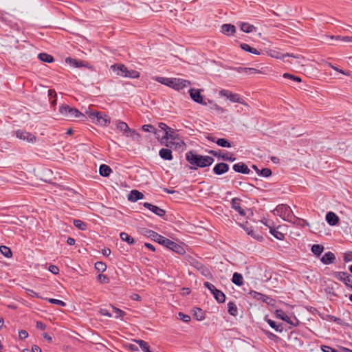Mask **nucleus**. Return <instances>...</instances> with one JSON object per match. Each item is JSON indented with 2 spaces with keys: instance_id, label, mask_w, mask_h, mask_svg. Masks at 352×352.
I'll return each mask as SVG.
<instances>
[{
  "instance_id": "052dcab7",
  "label": "nucleus",
  "mask_w": 352,
  "mask_h": 352,
  "mask_svg": "<svg viewBox=\"0 0 352 352\" xmlns=\"http://www.w3.org/2000/svg\"><path fill=\"white\" fill-rule=\"evenodd\" d=\"M178 316H179V318L185 322H188L190 320V316H188L187 314H184L182 312H179Z\"/></svg>"
},
{
  "instance_id": "79ce46f5",
  "label": "nucleus",
  "mask_w": 352,
  "mask_h": 352,
  "mask_svg": "<svg viewBox=\"0 0 352 352\" xmlns=\"http://www.w3.org/2000/svg\"><path fill=\"white\" fill-rule=\"evenodd\" d=\"M173 241L162 236L158 243L169 249L173 245Z\"/></svg>"
},
{
  "instance_id": "680f3d73",
  "label": "nucleus",
  "mask_w": 352,
  "mask_h": 352,
  "mask_svg": "<svg viewBox=\"0 0 352 352\" xmlns=\"http://www.w3.org/2000/svg\"><path fill=\"white\" fill-rule=\"evenodd\" d=\"M325 319H329V320H333V322H335L338 324H342V320L340 318H336L331 315H327Z\"/></svg>"
},
{
  "instance_id": "b1692460",
  "label": "nucleus",
  "mask_w": 352,
  "mask_h": 352,
  "mask_svg": "<svg viewBox=\"0 0 352 352\" xmlns=\"http://www.w3.org/2000/svg\"><path fill=\"white\" fill-rule=\"evenodd\" d=\"M111 172V168L106 164H102L99 167V173L102 177H108Z\"/></svg>"
},
{
  "instance_id": "0e129e2a",
  "label": "nucleus",
  "mask_w": 352,
  "mask_h": 352,
  "mask_svg": "<svg viewBox=\"0 0 352 352\" xmlns=\"http://www.w3.org/2000/svg\"><path fill=\"white\" fill-rule=\"evenodd\" d=\"M126 77H130V78H138L140 76V73L135 70L129 71Z\"/></svg>"
},
{
  "instance_id": "aec40b11",
  "label": "nucleus",
  "mask_w": 352,
  "mask_h": 352,
  "mask_svg": "<svg viewBox=\"0 0 352 352\" xmlns=\"http://www.w3.org/2000/svg\"><path fill=\"white\" fill-rule=\"evenodd\" d=\"M336 259L335 255L331 252H328L324 254V256L320 258V261L324 264H330L332 263Z\"/></svg>"
},
{
  "instance_id": "5701e85b",
  "label": "nucleus",
  "mask_w": 352,
  "mask_h": 352,
  "mask_svg": "<svg viewBox=\"0 0 352 352\" xmlns=\"http://www.w3.org/2000/svg\"><path fill=\"white\" fill-rule=\"evenodd\" d=\"M266 52L268 56H270L271 57L276 58H283L285 56H291V57L298 58L296 56H295L294 54H286L284 55H281L279 52H278L275 50H270L267 51Z\"/></svg>"
},
{
  "instance_id": "f257e3e1",
  "label": "nucleus",
  "mask_w": 352,
  "mask_h": 352,
  "mask_svg": "<svg viewBox=\"0 0 352 352\" xmlns=\"http://www.w3.org/2000/svg\"><path fill=\"white\" fill-rule=\"evenodd\" d=\"M186 158L190 164L200 168L210 166L214 162L212 157L197 155L192 151L186 153Z\"/></svg>"
},
{
  "instance_id": "2eb2a0df",
  "label": "nucleus",
  "mask_w": 352,
  "mask_h": 352,
  "mask_svg": "<svg viewBox=\"0 0 352 352\" xmlns=\"http://www.w3.org/2000/svg\"><path fill=\"white\" fill-rule=\"evenodd\" d=\"M233 169L234 171L243 174H249L250 172V170L249 169L248 166L242 162L234 164L233 166Z\"/></svg>"
},
{
  "instance_id": "e433bc0d",
  "label": "nucleus",
  "mask_w": 352,
  "mask_h": 352,
  "mask_svg": "<svg viewBox=\"0 0 352 352\" xmlns=\"http://www.w3.org/2000/svg\"><path fill=\"white\" fill-rule=\"evenodd\" d=\"M228 313L232 316H236L238 311L236 305L232 302H229L228 304Z\"/></svg>"
},
{
  "instance_id": "7c9ffc66",
  "label": "nucleus",
  "mask_w": 352,
  "mask_h": 352,
  "mask_svg": "<svg viewBox=\"0 0 352 352\" xmlns=\"http://www.w3.org/2000/svg\"><path fill=\"white\" fill-rule=\"evenodd\" d=\"M164 144H165V145L167 147H169L170 148H177L178 147H181L183 144H184V142L182 140H179V142H175V141H173V140H172L170 141H166Z\"/></svg>"
},
{
  "instance_id": "ea45409f",
  "label": "nucleus",
  "mask_w": 352,
  "mask_h": 352,
  "mask_svg": "<svg viewBox=\"0 0 352 352\" xmlns=\"http://www.w3.org/2000/svg\"><path fill=\"white\" fill-rule=\"evenodd\" d=\"M228 99L233 102L243 103V100L237 94H229Z\"/></svg>"
},
{
  "instance_id": "4c0bfd02",
  "label": "nucleus",
  "mask_w": 352,
  "mask_h": 352,
  "mask_svg": "<svg viewBox=\"0 0 352 352\" xmlns=\"http://www.w3.org/2000/svg\"><path fill=\"white\" fill-rule=\"evenodd\" d=\"M241 47L243 50L250 52V53H252L254 54H260V52L256 49L250 47L249 45H248L246 43L241 44Z\"/></svg>"
},
{
  "instance_id": "f8f14e48",
  "label": "nucleus",
  "mask_w": 352,
  "mask_h": 352,
  "mask_svg": "<svg viewBox=\"0 0 352 352\" xmlns=\"http://www.w3.org/2000/svg\"><path fill=\"white\" fill-rule=\"evenodd\" d=\"M241 199L239 198H233L231 201L232 208L237 211L241 216L245 217L247 212L240 206Z\"/></svg>"
},
{
  "instance_id": "2f4dec72",
  "label": "nucleus",
  "mask_w": 352,
  "mask_h": 352,
  "mask_svg": "<svg viewBox=\"0 0 352 352\" xmlns=\"http://www.w3.org/2000/svg\"><path fill=\"white\" fill-rule=\"evenodd\" d=\"M241 30L246 33H250L253 30H256V28L253 25H250L248 23H241L240 24Z\"/></svg>"
},
{
  "instance_id": "4468645a",
  "label": "nucleus",
  "mask_w": 352,
  "mask_h": 352,
  "mask_svg": "<svg viewBox=\"0 0 352 352\" xmlns=\"http://www.w3.org/2000/svg\"><path fill=\"white\" fill-rule=\"evenodd\" d=\"M144 206L151 210L153 213L160 217H163L166 214V211L156 206L149 203H144Z\"/></svg>"
},
{
  "instance_id": "a878e982",
  "label": "nucleus",
  "mask_w": 352,
  "mask_h": 352,
  "mask_svg": "<svg viewBox=\"0 0 352 352\" xmlns=\"http://www.w3.org/2000/svg\"><path fill=\"white\" fill-rule=\"evenodd\" d=\"M116 127L118 130L122 131L125 135L129 131L130 128L127 124L124 122L118 121L116 123Z\"/></svg>"
},
{
  "instance_id": "6e6d98bb",
  "label": "nucleus",
  "mask_w": 352,
  "mask_h": 352,
  "mask_svg": "<svg viewBox=\"0 0 352 352\" xmlns=\"http://www.w3.org/2000/svg\"><path fill=\"white\" fill-rule=\"evenodd\" d=\"M283 77L285 78H289L291 80H293L294 81H296V82H301V78L298 76H295L294 75H292L290 74H288V73H285L283 74Z\"/></svg>"
},
{
  "instance_id": "864d4df0",
  "label": "nucleus",
  "mask_w": 352,
  "mask_h": 352,
  "mask_svg": "<svg viewBox=\"0 0 352 352\" xmlns=\"http://www.w3.org/2000/svg\"><path fill=\"white\" fill-rule=\"evenodd\" d=\"M196 267L201 272V274L203 275L207 276L209 274L208 269L203 265H201L199 263H197Z\"/></svg>"
},
{
  "instance_id": "cd10ccee",
  "label": "nucleus",
  "mask_w": 352,
  "mask_h": 352,
  "mask_svg": "<svg viewBox=\"0 0 352 352\" xmlns=\"http://www.w3.org/2000/svg\"><path fill=\"white\" fill-rule=\"evenodd\" d=\"M240 226L247 232L248 235H250L253 238L257 239L258 241H261L263 239V236H260L258 234L256 233L253 230L249 228H245L243 224H240Z\"/></svg>"
},
{
  "instance_id": "393cba45",
  "label": "nucleus",
  "mask_w": 352,
  "mask_h": 352,
  "mask_svg": "<svg viewBox=\"0 0 352 352\" xmlns=\"http://www.w3.org/2000/svg\"><path fill=\"white\" fill-rule=\"evenodd\" d=\"M65 62L68 64L74 66L75 67H88L87 65L84 64L82 61H80L76 59L72 58L70 57L67 58L65 59Z\"/></svg>"
},
{
  "instance_id": "13d9d810",
  "label": "nucleus",
  "mask_w": 352,
  "mask_h": 352,
  "mask_svg": "<svg viewBox=\"0 0 352 352\" xmlns=\"http://www.w3.org/2000/svg\"><path fill=\"white\" fill-rule=\"evenodd\" d=\"M195 316L198 320H202L204 318V314L201 309H197V311H195Z\"/></svg>"
},
{
  "instance_id": "f03ea898",
  "label": "nucleus",
  "mask_w": 352,
  "mask_h": 352,
  "mask_svg": "<svg viewBox=\"0 0 352 352\" xmlns=\"http://www.w3.org/2000/svg\"><path fill=\"white\" fill-rule=\"evenodd\" d=\"M59 113L65 120H72L75 118H80L84 121L86 118L85 114L80 112L77 109L72 108L67 104H63L59 107Z\"/></svg>"
},
{
  "instance_id": "20e7f679",
  "label": "nucleus",
  "mask_w": 352,
  "mask_h": 352,
  "mask_svg": "<svg viewBox=\"0 0 352 352\" xmlns=\"http://www.w3.org/2000/svg\"><path fill=\"white\" fill-rule=\"evenodd\" d=\"M274 214L288 221H292L291 219L295 217L290 207L285 204L278 205L274 210Z\"/></svg>"
},
{
  "instance_id": "1a4fd4ad",
  "label": "nucleus",
  "mask_w": 352,
  "mask_h": 352,
  "mask_svg": "<svg viewBox=\"0 0 352 352\" xmlns=\"http://www.w3.org/2000/svg\"><path fill=\"white\" fill-rule=\"evenodd\" d=\"M276 316L277 318H280L281 320L288 322L294 327L298 324V320L296 317H294V318L292 319L281 309H278L276 311Z\"/></svg>"
},
{
  "instance_id": "49530a36",
  "label": "nucleus",
  "mask_w": 352,
  "mask_h": 352,
  "mask_svg": "<svg viewBox=\"0 0 352 352\" xmlns=\"http://www.w3.org/2000/svg\"><path fill=\"white\" fill-rule=\"evenodd\" d=\"M216 143L221 146V147H230L231 144L226 139L224 138H219L217 140H216Z\"/></svg>"
},
{
  "instance_id": "423d86ee",
  "label": "nucleus",
  "mask_w": 352,
  "mask_h": 352,
  "mask_svg": "<svg viewBox=\"0 0 352 352\" xmlns=\"http://www.w3.org/2000/svg\"><path fill=\"white\" fill-rule=\"evenodd\" d=\"M340 284L335 281H331L324 289V292L327 294L328 298L332 300H334L336 298L338 297V294H337V292L340 289Z\"/></svg>"
},
{
  "instance_id": "69168bd1",
  "label": "nucleus",
  "mask_w": 352,
  "mask_h": 352,
  "mask_svg": "<svg viewBox=\"0 0 352 352\" xmlns=\"http://www.w3.org/2000/svg\"><path fill=\"white\" fill-rule=\"evenodd\" d=\"M351 276L349 274L346 273V276H345L344 277V280H342V282L344 283V284L347 286V287H350L352 285H349V283L351 282L352 283V279H351Z\"/></svg>"
},
{
  "instance_id": "9b49d317",
  "label": "nucleus",
  "mask_w": 352,
  "mask_h": 352,
  "mask_svg": "<svg viewBox=\"0 0 352 352\" xmlns=\"http://www.w3.org/2000/svg\"><path fill=\"white\" fill-rule=\"evenodd\" d=\"M111 68L118 76L126 77L128 75V69L124 65H113Z\"/></svg>"
},
{
  "instance_id": "a18cd8bd",
  "label": "nucleus",
  "mask_w": 352,
  "mask_h": 352,
  "mask_svg": "<svg viewBox=\"0 0 352 352\" xmlns=\"http://www.w3.org/2000/svg\"><path fill=\"white\" fill-rule=\"evenodd\" d=\"M239 185L241 186L245 191H251L254 188V185L246 182H239Z\"/></svg>"
},
{
  "instance_id": "09e8293b",
  "label": "nucleus",
  "mask_w": 352,
  "mask_h": 352,
  "mask_svg": "<svg viewBox=\"0 0 352 352\" xmlns=\"http://www.w3.org/2000/svg\"><path fill=\"white\" fill-rule=\"evenodd\" d=\"M267 323L269 325L274 329L276 331L281 332L283 331V328L280 327V325H277L276 322L270 319L267 320Z\"/></svg>"
},
{
  "instance_id": "4be33fe9",
  "label": "nucleus",
  "mask_w": 352,
  "mask_h": 352,
  "mask_svg": "<svg viewBox=\"0 0 352 352\" xmlns=\"http://www.w3.org/2000/svg\"><path fill=\"white\" fill-rule=\"evenodd\" d=\"M159 155L165 160H171L173 159L172 152L169 148H162L159 152Z\"/></svg>"
},
{
  "instance_id": "9d476101",
  "label": "nucleus",
  "mask_w": 352,
  "mask_h": 352,
  "mask_svg": "<svg viewBox=\"0 0 352 352\" xmlns=\"http://www.w3.org/2000/svg\"><path fill=\"white\" fill-rule=\"evenodd\" d=\"M141 234L143 235L151 238L152 240L159 243L160 240L162 239V235L159 234L158 233L151 230H148L147 228H142L141 229Z\"/></svg>"
},
{
  "instance_id": "dca6fc26",
  "label": "nucleus",
  "mask_w": 352,
  "mask_h": 352,
  "mask_svg": "<svg viewBox=\"0 0 352 352\" xmlns=\"http://www.w3.org/2000/svg\"><path fill=\"white\" fill-rule=\"evenodd\" d=\"M326 221L331 226L336 225L339 221L338 217L333 212H329L326 214Z\"/></svg>"
},
{
  "instance_id": "58836bf2",
  "label": "nucleus",
  "mask_w": 352,
  "mask_h": 352,
  "mask_svg": "<svg viewBox=\"0 0 352 352\" xmlns=\"http://www.w3.org/2000/svg\"><path fill=\"white\" fill-rule=\"evenodd\" d=\"M126 136L131 137L133 140L140 141V135L136 131L130 129L129 131L126 134Z\"/></svg>"
},
{
  "instance_id": "c9c22d12",
  "label": "nucleus",
  "mask_w": 352,
  "mask_h": 352,
  "mask_svg": "<svg viewBox=\"0 0 352 352\" xmlns=\"http://www.w3.org/2000/svg\"><path fill=\"white\" fill-rule=\"evenodd\" d=\"M250 294L254 298L261 300L263 302H267V300L269 299V297H267V296L256 292H250Z\"/></svg>"
},
{
  "instance_id": "8fccbe9b",
  "label": "nucleus",
  "mask_w": 352,
  "mask_h": 352,
  "mask_svg": "<svg viewBox=\"0 0 352 352\" xmlns=\"http://www.w3.org/2000/svg\"><path fill=\"white\" fill-rule=\"evenodd\" d=\"M258 175L265 177H268L272 175V170L270 168H264L260 170Z\"/></svg>"
},
{
  "instance_id": "c03bdc74",
  "label": "nucleus",
  "mask_w": 352,
  "mask_h": 352,
  "mask_svg": "<svg viewBox=\"0 0 352 352\" xmlns=\"http://www.w3.org/2000/svg\"><path fill=\"white\" fill-rule=\"evenodd\" d=\"M170 138L172 140H175V138L173 134L172 130L170 131L169 130L166 131L164 133V135L162 138V143H164L165 142L168 141V140Z\"/></svg>"
},
{
  "instance_id": "bb28decb",
  "label": "nucleus",
  "mask_w": 352,
  "mask_h": 352,
  "mask_svg": "<svg viewBox=\"0 0 352 352\" xmlns=\"http://www.w3.org/2000/svg\"><path fill=\"white\" fill-rule=\"evenodd\" d=\"M232 281L237 286H241L243 284V276L241 274L234 272L232 278Z\"/></svg>"
},
{
  "instance_id": "ddd939ff",
  "label": "nucleus",
  "mask_w": 352,
  "mask_h": 352,
  "mask_svg": "<svg viewBox=\"0 0 352 352\" xmlns=\"http://www.w3.org/2000/svg\"><path fill=\"white\" fill-rule=\"evenodd\" d=\"M228 170H229L228 164L223 163V162L217 164L213 168L214 173L217 175H222V174L228 172Z\"/></svg>"
},
{
  "instance_id": "a211bd4d",
  "label": "nucleus",
  "mask_w": 352,
  "mask_h": 352,
  "mask_svg": "<svg viewBox=\"0 0 352 352\" xmlns=\"http://www.w3.org/2000/svg\"><path fill=\"white\" fill-rule=\"evenodd\" d=\"M144 197L143 193L137 190H133L131 191L130 194L128 196V199L131 201H137L138 200L142 199Z\"/></svg>"
},
{
  "instance_id": "603ef678",
  "label": "nucleus",
  "mask_w": 352,
  "mask_h": 352,
  "mask_svg": "<svg viewBox=\"0 0 352 352\" xmlns=\"http://www.w3.org/2000/svg\"><path fill=\"white\" fill-rule=\"evenodd\" d=\"M142 129L144 131L153 132L157 135V131L155 127L151 124H144L142 126Z\"/></svg>"
},
{
  "instance_id": "4d7b16f0",
  "label": "nucleus",
  "mask_w": 352,
  "mask_h": 352,
  "mask_svg": "<svg viewBox=\"0 0 352 352\" xmlns=\"http://www.w3.org/2000/svg\"><path fill=\"white\" fill-rule=\"evenodd\" d=\"M48 301L52 304L58 305L62 307H65L66 305V303L65 302L54 298H49Z\"/></svg>"
},
{
  "instance_id": "774afa93",
  "label": "nucleus",
  "mask_w": 352,
  "mask_h": 352,
  "mask_svg": "<svg viewBox=\"0 0 352 352\" xmlns=\"http://www.w3.org/2000/svg\"><path fill=\"white\" fill-rule=\"evenodd\" d=\"M344 261L345 262H349V261H352V252H349L348 253L344 254Z\"/></svg>"
},
{
  "instance_id": "a19ab883",
  "label": "nucleus",
  "mask_w": 352,
  "mask_h": 352,
  "mask_svg": "<svg viewBox=\"0 0 352 352\" xmlns=\"http://www.w3.org/2000/svg\"><path fill=\"white\" fill-rule=\"evenodd\" d=\"M0 252L7 258H10L12 255L11 250L5 245L0 246Z\"/></svg>"
},
{
  "instance_id": "412c9836",
  "label": "nucleus",
  "mask_w": 352,
  "mask_h": 352,
  "mask_svg": "<svg viewBox=\"0 0 352 352\" xmlns=\"http://www.w3.org/2000/svg\"><path fill=\"white\" fill-rule=\"evenodd\" d=\"M187 81L180 80V79H173L172 81H170L169 82L171 83L170 87H172L173 88H175L176 89H182L184 87L186 86V82Z\"/></svg>"
},
{
  "instance_id": "3c124183",
  "label": "nucleus",
  "mask_w": 352,
  "mask_h": 352,
  "mask_svg": "<svg viewBox=\"0 0 352 352\" xmlns=\"http://www.w3.org/2000/svg\"><path fill=\"white\" fill-rule=\"evenodd\" d=\"M333 276L338 280L342 281L344 280V277L346 276V272H335L333 274Z\"/></svg>"
},
{
  "instance_id": "f704fd0d",
  "label": "nucleus",
  "mask_w": 352,
  "mask_h": 352,
  "mask_svg": "<svg viewBox=\"0 0 352 352\" xmlns=\"http://www.w3.org/2000/svg\"><path fill=\"white\" fill-rule=\"evenodd\" d=\"M120 236L122 241H126L129 245L135 243L134 239L126 232H121Z\"/></svg>"
},
{
  "instance_id": "6ab92c4d",
  "label": "nucleus",
  "mask_w": 352,
  "mask_h": 352,
  "mask_svg": "<svg viewBox=\"0 0 352 352\" xmlns=\"http://www.w3.org/2000/svg\"><path fill=\"white\" fill-rule=\"evenodd\" d=\"M210 154H212L214 156L218 157L219 158L222 159L223 160L226 161H230V162H234L235 161L236 158L232 156H228L227 154H223L221 155L219 152H217L216 151L210 150L208 151Z\"/></svg>"
},
{
  "instance_id": "e2e57ef3",
  "label": "nucleus",
  "mask_w": 352,
  "mask_h": 352,
  "mask_svg": "<svg viewBox=\"0 0 352 352\" xmlns=\"http://www.w3.org/2000/svg\"><path fill=\"white\" fill-rule=\"evenodd\" d=\"M113 309L114 312L116 314V318H122V317L125 314V313L123 311L115 307H113Z\"/></svg>"
},
{
  "instance_id": "0eeeda50",
  "label": "nucleus",
  "mask_w": 352,
  "mask_h": 352,
  "mask_svg": "<svg viewBox=\"0 0 352 352\" xmlns=\"http://www.w3.org/2000/svg\"><path fill=\"white\" fill-rule=\"evenodd\" d=\"M201 89H197L191 88L189 90V94L191 99L197 103L201 104L203 105H207L208 103H212V101L208 100V102L204 100L202 95H201Z\"/></svg>"
},
{
  "instance_id": "7ed1b4c3",
  "label": "nucleus",
  "mask_w": 352,
  "mask_h": 352,
  "mask_svg": "<svg viewBox=\"0 0 352 352\" xmlns=\"http://www.w3.org/2000/svg\"><path fill=\"white\" fill-rule=\"evenodd\" d=\"M85 113L88 115L91 122L96 124L105 126L110 124L111 118L104 113L98 111L86 110Z\"/></svg>"
},
{
  "instance_id": "338daca9",
  "label": "nucleus",
  "mask_w": 352,
  "mask_h": 352,
  "mask_svg": "<svg viewBox=\"0 0 352 352\" xmlns=\"http://www.w3.org/2000/svg\"><path fill=\"white\" fill-rule=\"evenodd\" d=\"M321 349L323 352H338V351L329 346H322Z\"/></svg>"
},
{
  "instance_id": "5fc2aeb1",
  "label": "nucleus",
  "mask_w": 352,
  "mask_h": 352,
  "mask_svg": "<svg viewBox=\"0 0 352 352\" xmlns=\"http://www.w3.org/2000/svg\"><path fill=\"white\" fill-rule=\"evenodd\" d=\"M155 80H156L157 82H160V83H162V84H164V85H168V86H169V87H170V84H171V83H170L169 82H170V81H172V80H170V79L166 78H163V77H156V78H155Z\"/></svg>"
},
{
  "instance_id": "72a5a7b5",
  "label": "nucleus",
  "mask_w": 352,
  "mask_h": 352,
  "mask_svg": "<svg viewBox=\"0 0 352 352\" xmlns=\"http://www.w3.org/2000/svg\"><path fill=\"white\" fill-rule=\"evenodd\" d=\"M38 57L42 62L52 63L54 61V58L51 55L45 53L39 54Z\"/></svg>"
},
{
  "instance_id": "473e14b6",
  "label": "nucleus",
  "mask_w": 352,
  "mask_h": 352,
  "mask_svg": "<svg viewBox=\"0 0 352 352\" xmlns=\"http://www.w3.org/2000/svg\"><path fill=\"white\" fill-rule=\"evenodd\" d=\"M324 250V247L322 245L315 244L311 247V252L316 256H320Z\"/></svg>"
},
{
  "instance_id": "bf43d9fd",
  "label": "nucleus",
  "mask_w": 352,
  "mask_h": 352,
  "mask_svg": "<svg viewBox=\"0 0 352 352\" xmlns=\"http://www.w3.org/2000/svg\"><path fill=\"white\" fill-rule=\"evenodd\" d=\"M97 279L100 282L103 283H108L109 281V278L104 274H98L97 276Z\"/></svg>"
},
{
  "instance_id": "c85d7f7f",
  "label": "nucleus",
  "mask_w": 352,
  "mask_h": 352,
  "mask_svg": "<svg viewBox=\"0 0 352 352\" xmlns=\"http://www.w3.org/2000/svg\"><path fill=\"white\" fill-rule=\"evenodd\" d=\"M169 249L179 254H184L185 253L184 248L174 241L173 242V245Z\"/></svg>"
},
{
  "instance_id": "6e6552de",
  "label": "nucleus",
  "mask_w": 352,
  "mask_h": 352,
  "mask_svg": "<svg viewBox=\"0 0 352 352\" xmlns=\"http://www.w3.org/2000/svg\"><path fill=\"white\" fill-rule=\"evenodd\" d=\"M16 136L20 140L26 141L28 142H35L36 141V137L27 131L18 130L16 131Z\"/></svg>"
},
{
  "instance_id": "f3484780",
  "label": "nucleus",
  "mask_w": 352,
  "mask_h": 352,
  "mask_svg": "<svg viewBox=\"0 0 352 352\" xmlns=\"http://www.w3.org/2000/svg\"><path fill=\"white\" fill-rule=\"evenodd\" d=\"M221 32L226 35H232L236 32V28L232 24H223L221 26Z\"/></svg>"
},
{
  "instance_id": "de8ad7c7",
  "label": "nucleus",
  "mask_w": 352,
  "mask_h": 352,
  "mask_svg": "<svg viewBox=\"0 0 352 352\" xmlns=\"http://www.w3.org/2000/svg\"><path fill=\"white\" fill-rule=\"evenodd\" d=\"M95 268L98 272H104L107 269V265L102 261H98L95 263Z\"/></svg>"
},
{
  "instance_id": "39448f33",
  "label": "nucleus",
  "mask_w": 352,
  "mask_h": 352,
  "mask_svg": "<svg viewBox=\"0 0 352 352\" xmlns=\"http://www.w3.org/2000/svg\"><path fill=\"white\" fill-rule=\"evenodd\" d=\"M204 286L208 288L211 293L213 294L215 300L219 303H222L225 302L226 300V296L225 294L219 289H217L214 285H213L212 283L209 282H205Z\"/></svg>"
},
{
  "instance_id": "37998d69",
  "label": "nucleus",
  "mask_w": 352,
  "mask_h": 352,
  "mask_svg": "<svg viewBox=\"0 0 352 352\" xmlns=\"http://www.w3.org/2000/svg\"><path fill=\"white\" fill-rule=\"evenodd\" d=\"M74 225L80 230H85L87 228L86 223L79 219L74 220Z\"/></svg>"
},
{
  "instance_id": "c756f323",
  "label": "nucleus",
  "mask_w": 352,
  "mask_h": 352,
  "mask_svg": "<svg viewBox=\"0 0 352 352\" xmlns=\"http://www.w3.org/2000/svg\"><path fill=\"white\" fill-rule=\"evenodd\" d=\"M264 223L269 227L270 233L276 239L279 240H283L284 239V234L282 232L278 231L276 228H272L270 225L267 224V223Z\"/></svg>"
}]
</instances>
